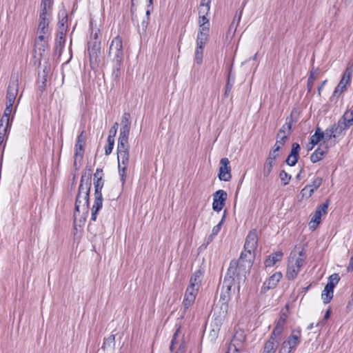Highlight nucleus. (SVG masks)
<instances>
[{"label":"nucleus","instance_id":"5701e85b","mask_svg":"<svg viewBox=\"0 0 353 353\" xmlns=\"http://www.w3.org/2000/svg\"><path fill=\"white\" fill-rule=\"evenodd\" d=\"M199 31L196 37V45L205 46L208 40L210 24H199Z\"/></svg>","mask_w":353,"mask_h":353},{"label":"nucleus","instance_id":"f03ea898","mask_svg":"<svg viewBox=\"0 0 353 353\" xmlns=\"http://www.w3.org/2000/svg\"><path fill=\"white\" fill-rule=\"evenodd\" d=\"M91 186V180L88 176H83L79 188V192L75 203V211L74 214V222L79 219L85 220L88 212V198Z\"/></svg>","mask_w":353,"mask_h":353},{"label":"nucleus","instance_id":"a18cd8bd","mask_svg":"<svg viewBox=\"0 0 353 353\" xmlns=\"http://www.w3.org/2000/svg\"><path fill=\"white\" fill-rule=\"evenodd\" d=\"M323 179L321 177H316L314 179L311 184L307 185L311 189H314V192L322 184Z\"/></svg>","mask_w":353,"mask_h":353},{"label":"nucleus","instance_id":"72a5a7b5","mask_svg":"<svg viewBox=\"0 0 353 353\" xmlns=\"http://www.w3.org/2000/svg\"><path fill=\"white\" fill-rule=\"evenodd\" d=\"M334 288L331 285H325L321 294V298L325 303H328L333 297Z\"/></svg>","mask_w":353,"mask_h":353},{"label":"nucleus","instance_id":"aec40b11","mask_svg":"<svg viewBox=\"0 0 353 353\" xmlns=\"http://www.w3.org/2000/svg\"><path fill=\"white\" fill-rule=\"evenodd\" d=\"M49 38L37 37L34 46V58L40 61L43 56L45 50L48 48Z\"/></svg>","mask_w":353,"mask_h":353},{"label":"nucleus","instance_id":"49530a36","mask_svg":"<svg viewBox=\"0 0 353 353\" xmlns=\"http://www.w3.org/2000/svg\"><path fill=\"white\" fill-rule=\"evenodd\" d=\"M62 18L59 21V30H61L62 28H64V32L67 31L66 23L68 21L67 14L65 12L61 14Z\"/></svg>","mask_w":353,"mask_h":353},{"label":"nucleus","instance_id":"7c9ffc66","mask_svg":"<svg viewBox=\"0 0 353 353\" xmlns=\"http://www.w3.org/2000/svg\"><path fill=\"white\" fill-rule=\"evenodd\" d=\"M12 106L13 105L6 103V108L4 110L3 115L0 120L1 124L6 125L7 126L11 125L10 115L12 111Z\"/></svg>","mask_w":353,"mask_h":353},{"label":"nucleus","instance_id":"20e7f679","mask_svg":"<svg viewBox=\"0 0 353 353\" xmlns=\"http://www.w3.org/2000/svg\"><path fill=\"white\" fill-rule=\"evenodd\" d=\"M102 176L103 170L100 168L97 169L96 172L94 174V178L96 180L94 181L95 198L93 206L92 208L91 219L92 221H96L97 212L103 205L101 190L103 187L104 181L103 180Z\"/></svg>","mask_w":353,"mask_h":353},{"label":"nucleus","instance_id":"052dcab7","mask_svg":"<svg viewBox=\"0 0 353 353\" xmlns=\"http://www.w3.org/2000/svg\"><path fill=\"white\" fill-rule=\"evenodd\" d=\"M274 159H271L270 158H268L266 161H265V165H270V167H273L274 164Z\"/></svg>","mask_w":353,"mask_h":353},{"label":"nucleus","instance_id":"9b49d317","mask_svg":"<svg viewBox=\"0 0 353 353\" xmlns=\"http://www.w3.org/2000/svg\"><path fill=\"white\" fill-rule=\"evenodd\" d=\"M352 70L348 67L343 74L342 78L334 91V96H339L345 91L350 85L352 79Z\"/></svg>","mask_w":353,"mask_h":353},{"label":"nucleus","instance_id":"8fccbe9b","mask_svg":"<svg viewBox=\"0 0 353 353\" xmlns=\"http://www.w3.org/2000/svg\"><path fill=\"white\" fill-rule=\"evenodd\" d=\"M279 177L281 179V181H282L283 184L284 185H286L287 184H288L290 179H291V176L289 175L287 172H285L284 170L281 171L279 174Z\"/></svg>","mask_w":353,"mask_h":353},{"label":"nucleus","instance_id":"a878e982","mask_svg":"<svg viewBox=\"0 0 353 353\" xmlns=\"http://www.w3.org/2000/svg\"><path fill=\"white\" fill-rule=\"evenodd\" d=\"M278 345V340H273L272 338H269L264 343L262 353H275Z\"/></svg>","mask_w":353,"mask_h":353},{"label":"nucleus","instance_id":"37998d69","mask_svg":"<svg viewBox=\"0 0 353 353\" xmlns=\"http://www.w3.org/2000/svg\"><path fill=\"white\" fill-rule=\"evenodd\" d=\"M66 32H64V28H62L61 30H59L57 38L56 40L57 45L62 47L65 43V34Z\"/></svg>","mask_w":353,"mask_h":353},{"label":"nucleus","instance_id":"a19ab883","mask_svg":"<svg viewBox=\"0 0 353 353\" xmlns=\"http://www.w3.org/2000/svg\"><path fill=\"white\" fill-rule=\"evenodd\" d=\"M130 130V125H122L120 130L119 137L121 139H128Z\"/></svg>","mask_w":353,"mask_h":353},{"label":"nucleus","instance_id":"c756f323","mask_svg":"<svg viewBox=\"0 0 353 353\" xmlns=\"http://www.w3.org/2000/svg\"><path fill=\"white\" fill-rule=\"evenodd\" d=\"M283 256V253L281 252H276L275 253L272 254L269 256V257L265 261V267H272L273 266L277 261L281 260Z\"/></svg>","mask_w":353,"mask_h":353},{"label":"nucleus","instance_id":"58836bf2","mask_svg":"<svg viewBox=\"0 0 353 353\" xmlns=\"http://www.w3.org/2000/svg\"><path fill=\"white\" fill-rule=\"evenodd\" d=\"M204 46H205L196 45L194 59L197 64H201L202 63Z\"/></svg>","mask_w":353,"mask_h":353},{"label":"nucleus","instance_id":"e433bc0d","mask_svg":"<svg viewBox=\"0 0 353 353\" xmlns=\"http://www.w3.org/2000/svg\"><path fill=\"white\" fill-rule=\"evenodd\" d=\"M128 139L119 138L117 145V154L129 152Z\"/></svg>","mask_w":353,"mask_h":353},{"label":"nucleus","instance_id":"f8f14e48","mask_svg":"<svg viewBox=\"0 0 353 353\" xmlns=\"http://www.w3.org/2000/svg\"><path fill=\"white\" fill-rule=\"evenodd\" d=\"M88 52L91 65H96L98 63L101 54V41H90L88 43Z\"/></svg>","mask_w":353,"mask_h":353},{"label":"nucleus","instance_id":"bf43d9fd","mask_svg":"<svg viewBox=\"0 0 353 353\" xmlns=\"http://www.w3.org/2000/svg\"><path fill=\"white\" fill-rule=\"evenodd\" d=\"M279 150H276V148L274 147L273 150L270 152L268 158L275 160L277 157H279Z\"/></svg>","mask_w":353,"mask_h":353},{"label":"nucleus","instance_id":"603ef678","mask_svg":"<svg viewBox=\"0 0 353 353\" xmlns=\"http://www.w3.org/2000/svg\"><path fill=\"white\" fill-rule=\"evenodd\" d=\"M242 12L243 11L241 10L239 15H236L231 23V26H230V28H232L233 26H234V29L236 30L238 24L240 22V20H241V15H242Z\"/></svg>","mask_w":353,"mask_h":353},{"label":"nucleus","instance_id":"cd10ccee","mask_svg":"<svg viewBox=\"0 0 353 353\" xmlns=\"http://www.w3.org/2000/svg\"><path fill=\"white\" fill-rule=\"evenodd\" d=\"M53 0H41L39 14L52 15Z\"/></svg>","mask_w":353,"mask_h":353},{"label":"nucleus","instance_id":"de8ad7c7","mask_svg":"<svg viewBox=\"0 0 353 353\" xmlns=\"http://www.w3.org/2000/svg\"><path fill=\"white\" fill-rule=\"evenodd\" d=\"M339 279L340 278L338 274H333L329 277V282L327 285H331V287L334 288L339 283Z\"/></svg>","mask_w":353,"mask_h":353},{"label":"nucleus","instance_id":"69168bd1","mask_svg":"<svg viewBox=\"0 0 353 353\" xmlns=\"http://www.w3.org/2000/svg\"><path fill=\"white\" fill-rule=\"evenodd\" d=\"M118 125L117 123H116L114 125V127L112 128L114 130H110V132H113V135H111L112 137H114V135L116 134V132H117V125Z\"/></svg>","mask_w":353,"mask_h":353},{"label":"nucleus","instance_id":"5fc2aeb1","mask_svg":"<svg viewBox=\"0 0 353 353\" xmlns=\"http://www.w3.org/2000/svg\"><path fill=\"white\" fill-rule=\"evenodd\" d=\"M299 150H300L299 145L296 143H294L292 144L291 152L290 154L296 155V157H299Z\"/></svg>","mask_w":353,"mask_h":353},{"label":"nucleus","instance_id":"3c124183","mask_svg":"<svg viewBox=\"0 0 353 353\" xmlns=\"http://www.w3.org/2000/svg\"><path fill=\"white\" fill-rule=\"evenodd\" d=\"M298 159L299 157H296V155L289 154V156L287 158L286 162L289 165L293 166L296 164Z\"/></svg>","mask_w":353,"mask_h":353},{"label":"nucleus","instance_id":"79ce46f5","mask_svg":"<svg viewBox=\"0 0 353 353\" xmlns=\"http://www.w3.org/2000/svg\"><path fill=\"white\" fill-rule=\"evenodd\" d=\"M108 145L105 148V153L106 155H109L113 149L114 144V139L113 137L111 135H109L108 137Z\"/></svg>","mask_w":353,"mask_h":353},{"label":"nucleus","instance_id":"774afa93","mask_svg":"<svg viewBox=\"0 0 353 353\" xmlns=\"http://www.w3.org/2000/svg\"><path fill=\"white\" fill-rule=\"evenodd\" d=\"M314 327V323H310L308 326H307V330H312Z\"/></svg>","mask_w":353,"mask_h":353},{"label":"nucleus","instance_id":"864d4df0","mask_svg":"<svg viewBox=\"0 0 353 353\" xmlns=\"http://www.w3.org/2000/svg\"><path fill=\"white\" fill-rule=\"evenodd\" d=\"M121 125H131L130 115L129 113H124L122 116Z\"/></svg>","mask_w":353,"mask_h":353},{"label":"nucleus","instance_id":"f704fd0d","mask_svg":"<svg viewBox=\"0 0 353 353\" xmlns=\"http://www.w3.org/2000/svg\"><path fill=\"white\" fill-rule=\"evenodd\" d=\"M327 152V148H318L310 157V160L313 163H316L321 160L324 156V154Z\"/></svg>","mask_w":353,"mask_h":353},{"label":"nucleus","instance_id":"2f4dec72","mask_svg":"<svg viewBox=\"0 0 353 353\" xmlns=\"http://www.w3.org/2000/svg\"><path fill=\"white\" fill-rule=\"evenodd\" d=\"M225 215H226V212L225 211L224 213H223V215L222 216V219L221 220L219 221V223L216 225L215 226H214V228H212V233L210 234V235L208 236V243H209L210 242L212 241V240L214 239V236H216L219 232H220L221 229V226L225 221Z\"/></svg>","mask_w":353,"mask_h":353},{"label":"nucleus","instance_id":"4c0bfd02","mask_svg":"<svg viewBox=\"0 0 353 353\" xmlns=\"http://www.w3.org/2000/svg\"><path fill=\"white\" fill-rule=\"evenodd\" d=\"M83 144L76 143L75 145V152H74V165H76L78 160H81L83 157L84 152Z\"/></svg>","mask_w":353,"mask_h":353},{"label":"nucleus","instance_id":"a211bd4d","mask_svg":"<svg viewBox=\"0 0 353 353\" xmlns=\"http://www.w3.org/2000/svg\"><path fill=\"white\" fill-rule=\"evenodd\" d=\"M228 194L223 190H219L213 194L212 209L214 211H221L225 203Z\"/></svg>","mask_w":353,"mask_h":353},{"label":"nucleus","instance_id":"338daca9","mask_svg":"<svg viewBox=\"0 0 353 353\" xmlns=\"http://www.w3.org/2000/svg\"><path fill=\"white\" fill-rule=\"evenodd\" d=\"M118 125L117 123H116L114 125V127L112 128L114 130H110V132H113V135H111L112 137H114V135L116 134V132H117V125Z\"/></svg>","mask_w":353,"mask_h":353},{"label":"nucleus","instance_id":"13d9d810","mask_svg":"<svg viewBox=\"0 0 353 353\" xmlns=\"http://www.w3.org/2000/svg\"><path fill=\"white\" fill-rule=\"evenodd\" d=\"M272 168L270 167V165H266L265 164L264 165V168H263V176H268L270 175V174L272 172Z\"/></svg>","mask_w":353,"mask_h":353},{"label":"nucleus","instance_id":"680f3d73","mask_svg":"<svg viewBox=\"0 0 353 353\" xmlns=\"http://www.w3.org/2000/svg\"><path fill=\"white\" fill-rule=\"evenodd\" d=\"M330 314H331V310L328 309L325 314L324 319H328L330 316Z\"/></svg>","mask_w":353,"mask_h":353},{"label":"nucleus","instance_id":"412c9836","mask_svg":"<svg viewBox=\"0 0 353 353\" xmlns=\"http://www.w3.org/2000/svg\"><path fill=\"white\" fill-rule=\"evenodd\" d=\"M199 289V288H198L190 285L187 288L183 301V305L185 309H188L194 303L197 296Z\"/></svg>","mask_w":353,"mask_h":353},{"label":"nucleus","instance_id":"0eeeda50","mask_svg":"<svg viewBox=\"0 0 353 353\" xmlns=\"http://www.w3.org/2000/svg\"><path fill=\"white\" fill-rule=\"evenodd\" d=\"M300 330H293L288 339L283 341L280 348V353H290L300 342Z\"/></svg>","mask_w":353,"mask_h":353},{"label":"nucleus","instance_id":"39448f33","mask_svg":"<svg viewBox=\"0 0 353 353\" xmlns=\"http://www.w3.org/2000/svg\"><path fill=\"white\" fill-rule=\"evenodd\" d=\"M108 57L110 59L115 62L117 65L121 63L123 52V41L120 36H117L112 40L109 48Z\"/></svg>","mask_w":353,"mask_h":353},{"label":"nucleus","instance_id":"ea45409f","mask_svg":"<svg viewBox=\"0 0 353 353\" xmlns=\"http://www.w3.org/2000/svg\"><path fill=\"white\" fill-rule=\"evenodd\" d=\"M314 192V189H311L310 186L307 185L304 188L301 190L300 195L301 199H308L312 195Z\"/></svg>","mask_w":353,"mask_h":353},{"label":"nucleus","instance_id":"c9c22d12","mask_svg":"<svg viewBox=\"0 0 353 353\" xmlns=\"http://www.w3.org/2000/svg\"><path fill=\"white\" fill-rule=\"evenodd\" d=\"M339 120L348 128L353 125V110H347Z\"/></svg>","mask_w":353,"mask_h":353},{"label":"nucleus","instance_id":"c03bdc74","mask_svg":"<svg viewBox=\"0 0 353 353\" xmlns=\"http://www.w3.org/2000/svg\"><path fill=\"white\" fill-rule=\"evenodd\" d=\"M10 128V126L0 123V145L3 143Z\"/></svg>","mask_w":353,"mask_h":353},{"label":"nucleus","instance_id":"e2e57ef3","mask_svg":"<svg viewBox=\"0 0 353 353\" xmlns=\"http://www.w3.org/2000/svg\"><path fill=\"white\" fill-rule=\"evenodd\" d=\"M314 80V77L311 74L310 77L308 78V86H310L313 83V81Z\"/></svg>","mask_w":353,"mask_h":353},{"label":"nucleus","instance_id":"4be33fe9","mask_svg":"<svg viewBox=\"0 0 353 353\" xmlns=\"http://www.w3.org/2000/svg\"><path fill=\"white\" fill-rule=\"evenodd\" d=\"M347 128H348L345 125V123H343L342 121L339 120L337 123L334 124L329 130H327L329 139L331 138H336L340 136H343L345 131Z\"/></svg>","mask_w":353,"mask_h":353},{"label":"nucleus","instance_id":"f3484780","mask_svg":"<svg viewBox=\"0 0 353 353\" xmlns=\"http://www.w3.org/2000/svg\"><path fill=\"white\" fill-rule=\"evenodd\" d=\"M218 176L221 181H228L232 178L231 167L230 165V161L228 158H223L221 159Z\"/></svg>","mask_w":353,"mask_h":353},{"label":"nucleus","instance_id":"6e6552de","mask_svg":"<svg viewBox=\"0 0 353 353\" xmlns=\"http://www.w3.org/2000/svg\"><path fill=\"white\" fill-rule=\"evenodd\" d=\"M286 121L287 122L282 126L277 134L276 141L274 145L276 150H279L285 145L290 133L292 125L288 121H292V117H288Z\"/></svg>","mask_w":353,"mask_h":353},{"label":"nucleus","instance_id":"393cba45","mask_svg":"<svg viewBox=\"0 0 353 353\" xmlns=\"http://www.w3.org/2000/svg\"><path fill=\"white\" fill-rule=\"evenodd\" d=\"M285 322V318L281 317L279 320L277 321L276 326L274 327L269 338H272L273 340H278V342H279L280 336L284 330Z\"/></svg>","mask_w":353,"mask_h":353},{"label":"nucleus","instance_id":"0e129e2a","mask_svg":"<svg viewBox=\"0 0 353 353\" xmlns=\"http://www.w3.org/2000/svg\"><path fill=\"white\" fill-rule=\"evenodd\" d=\"M326 81H324L322 82L321 85L319 87V89H318V92H319V94L320 95L321 94V92L325 83Z\"/></svg>","mask_w":353,"mask_h":353},{"label":"nucleus","instance_id":"bb28decb","mask_svg":"<svg viewBox=\"0 0 353 353\" xmlns=\"http://www.w3.org/2000/svg\"><path fill=\"white\" fill-rule=\"evenodd\" d=\"M115 346V336L114 334L110 335L104 339L102 348L107 353H112Z\"/></svg>","mask_w":353,"mask_h":353},{"label":"nucleus","instance_id":"1a4fd4ad","mask_svg":"<svg viewBox=\"0 0 353 353\" xmlns=\"http://www.w3.org/2000/svg\"><path fill=\"white\" fill-rule=\"evenodd\" d=\"M257 234L256 230H252L250 232L245 239L244 245V251L247 254V259H254V252L257 246Z\"/></svg>","mask_w":353,"mask_h":353},{"label":"nucleus","instance_id":"473e14b6","mask_svg":"<svg viewBox=\"0 0 353 353\" xmlns=\"http://www.w3.org/2000/svg\"><path fill=\"white\" fill-rule=\"evenodd\" d=\"M202 280V273L200 270L194 272L190 280V286L199 288Z\"/></svg>","mask_w":353,"mask_h":353},{"label":"nucleus","instance_id":"9d476101","mask_svg":"<svg viewBox=\"0 0 353 353\" xmlns=\"http://www.w3.org/2000/svg\"><path fill=\"white\" fill-rule=\"evenodd\" d=\"M245 339V335L243 330H239L235 332L231 340L226 353H239Z\"/></svg>","mask_w":353,"mask_h":353},{"label":"nucleus","instance_id":"b1692460","mask_svg":"<svg viewBox=\"0 0 353 353\" xmlns=\"http://www.w3.org/2000/svg\"><path fill=\"white\" fill-rule=\"evenodd\" d=\"M283 276L281 272H276L270 276L264 283L263 288L268 290L274 288Z\"/></svg>","mask_w":353,"mask_h":353},{"label":"nucleus","instance_id":"09e8293b","mask_svg":"<svg viewBox=\"0 0 353 353\" xmlns=\"http://www.w3.org/2000/svg\"><path fill=\"white\" fill-rule=\"evenodd\" d=\"M148 2V6H147V10H146V15L148 16V20L146 22H143L142 23V26L143 28H146L147 27V25L148 23V20H149V15L150 14V12L151 11L153 10V7H152V2H153V0H146Z\"/></svg>","mask_w":353,"mask_h":353},{"label":"nucleus","instance_id":"ddd939ff","mask_svg":"<svg viewBox=\"0 0 353 353\" xmlns=\"http://www.w3.org/2000/svg\"><path fill=\"white\" fill-rule=\"evenodd\" d=\"M330 205V201L327 200L325 203L320 205L316 210L314 216H312L309 225L312 230H315L317 225L321 222V218L323 214H325L327 209Z\"/></svg>","mask_w":353,"mask_h":353},{"label":"nucleus","instance_id":"6e6d98bb","mask_svg":"<svg viewBox=\"0 0 353 353\" xmlns=\"http://www.w3.org/2000/svg\"><path fill=\"white\" fill-rule=\"evenodd\" d=\"M91 41H100V30L97 29L94 32L92 33Z\"/></svg>","mask_w":353,"mask_h":353},{"label":"nucleus","instance_id":"4468645a","mask_svg":"<svg viewBox=\"0 0 353 353\" xmlns=\"http://www.w3.org/2000/svg\"><path fill=\"white\" fill-rule=\"evenodd\" d=\"M211 0H201L198 12H199V24H210L208 15L210 8Z\"/></svg>","mask_w":353,"mask_h":353},{"label":"nucleus","instance_id":"6ab92c4d","mask_svg":"<svg viewBox=\"0 0 353 353\" xmlns=\"http://www.w3.org/2000/svg\"><path fill=\"white\" fill-rule=\"evenodd\" d=\"M179 329L174 333L171 341L170 350L171 352L176 350L175 353H184L185 350V342L183 337H179Z\"/></svg>","mask_w":353,"mask_h":353},{"label":"nucleus","instance_id":"7ed1b4c3","mask_svg":"<svg viewBox=\"0 0 353 353\" xmlns=\"http://www.w3.org/2000/svg\"><path fill=\"white\" fill-rule=\"evenodd\" d=\"M306 254L302 249L299 251H293L291 252L285 276L288 280H294L301 271V268L305 265Z\"/></svg>","mask_w":353,"mask_h":353},{"label":"nucleus","instance_id":"c85d7f7f","mask_svg":"<svg viewBox=\"0 0 353 353\" xmlns=\"http://www.w3.org/2000/svg\"><path fill=\"white\" fill-rule=\"evenodd\" d=\"M321 139H325V141L329 140L327 130H326L325 133L324 134L321 132L319 128H317L315 133L311 137V143L313 145H316L320 142Z\"/></svg>","mask_w":353,"mask_h":353},{"label":"nucleus","instance_id":"423d86ee","mask_svg":"<svg viewBox=\"0 0 353 353\" xmlns=\"http://www.w3.org/2000/svg\"><path fill=\"white\" fill-rule=\"evenodd\" d=\"M52 15L39 14L37 35L39 38H49L50 35V21Z\"/></svg>","mask_w":353,"mask_h":353},{"label":"nucleus","instance_id":"f257e3e1","mask_svg":"<svg viewBox=\"0 0 353 353\" xmlns=\"http://www.w3.org/2000/svg\"><path fill=\"white\" fill-rule=\"evenodd\" d=\"M252 259H247V254L242 252L238 261H232L228 270L227 276L224 280V284L226 285L228 290H230L232 281L235 279L240 283L244 282L246 274L250 272L252 267Z\"/></svg>","mask_w":353,"mask_h":353},{"label":"nucleus","instance_id":"dca6fc26","mask_svg":"<svg viewBox=\"0 0 353 353\" xmlns=\"http://www.w3.org/2000/svg\"><path fill=\"white\" fill-rule=\"evenodd\" d=\"M18 94V78L17 77H12L8 85L6 103L13 105Z\"/></svg>","mask_w":353,"mask_h":353},{"label":"nucleus","instance_id":"2eb2a0df","mask_svg":"<svg viewBox=\"0 0 353 353\" xmlns=\"http://www.w3.org/2000/svg\"><path fill=\"white\" fill-rule=\"evenodd\" d=\"M119 172L123 184L125 181L126 170L129 164V152L117 154Z\"/></svg>","mask_w":353,"mask_h":353},{"label":"nucleus","instance_id":"4d7b16f0","mask_svg":"<svg viewBox=\"0 0 353 353\" xmlns=\"http://www.w3.org/2000/svg\"><path fill=\"white\" fill-rule=\"evenodd\" d=\"M85 135L84 134V132H82L77 137V143L83 144L85 145Z\"/></svg>","mask_w":353,"mask_h":353}]
</instances>
